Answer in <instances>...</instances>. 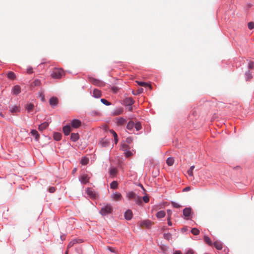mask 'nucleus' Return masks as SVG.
Listing matches in <instances>:
<instances>
[{
    "label": "nucleus",
    "mask_w": 254,
    "mask_h": 254,
    "mask_svg": "<svg viewBox=\"0 0 254 254\" xmlns=\"http://www.w3.org/2000/svg\"><path fill=\"white\" fill-rule=\"evenodd\" d=\"M127 197L129 200H133L138 205L142 203L141 197L138 196L133 191H129L127 193Z\"/></svg>",
    "instance_id": "f257e3e1"
},
{
    "label": "nucleus",
    "mask_w": 254,
    "mask_h": 254,
    "mask_svg": "<svg viewBox=\"0 0 254 254\" xmlns=\"http://www.w3.org/2000/svg\"><path fill=\"white\" fill-rule=\"evenodd\" d=\"M65 75L62 68H56L53 69L51 73V76L55 79H61Z\"/></svg>",
    "instance_id": "f03ea898"
},
{
    "label": "nucleus",
    "mask_w": 254,
    "mask_h": 254,
    "mask_svg": "<svg viewBox=\"0 0 254 254\" xmlns=\"http://www.w3.org/2000/svg\"><path fill=\"white\" fill-rule=\"evenodd\" d=\"M113 210L112 206L110 204H107L104 206L100 210V213L102 215H106L111 213Z\"/></svg>",
    "instance_id": "7ed1b4c3"
},
{
    "label": "nucleus",
    "mask_w": 254,
    "mask_h": 254,
    "mask_svg": "<svg viewBox=\"0 0 254 254\" xmlns=\"http://www.w3.org/2000/svg\"><path fill=\"white\" fill-rule=\"evenodd\" d=\"M89 177L88 175L85 173L81 174L79 178V181L83 184H86L89 182Z\"/></svg>",
    "instance_id": "20e7f679"
},
{
    "label": "nucleus",
    "mask_w": 254,
    "mask_h": 254,
    "mask_svg": "<svg viewBox=\"0 0 254 254\" xmlns=\"http://www.w3.org/2000/svg\"><path fill=\"white\" fill-rule=\"evenodd\" d=\"M81 122L77 119H74L71 121V125L73 128H77L81 126Z\"/></svg>",
    "instance_id": "39448f33"
},
{
    "label": "nucleus",
    "mask_w": 254,
    "mask_h": 254,
    "mask_svg": "<svg viewBox=\"0 0 254 254\" xmlns=\"http://www.w3.org/2000/svg\"><path fill=\"white\" fill-rule=\"evenodd\" d=\"M87 194L91 198H96L97 197L98 195L96 192L92 189L88 188L86 190Z\"/></svg>",
    "instance_id": "423d86ee"
},
{
    "label": "nucleus",
    "mask_w": 254,
    "mask_h": 254,
    "mask_svg": "<svg viewBox=\"0 0 254 254\" xmlns=\"http://www.w3.org/2000/svg\"><path fill=\"white\" fill-rule=\"evenodd\" d=\"M152 225V222L149 220H144L140 223V226L141 227L149 228Z\"/></svg>",
    "instance_id": "0eeeda50"
},
{
    "label": "nucleus",
    "mask_w": 254,
    "mask_h": 254,
    "mask_svg": "<svg viewBox=\"0 0 254 254\" xmlns=\"http://www.w3.org/2000/svg\"><path fill=\"white\" fill-rule=\"evenodd\" d=\"M50 105L52 107L57 106L59 104V100L57 97H53L49 101Z\"/></svg>",
    "instance_id": "6e6552de"
},
{
    "label": "nucleus",
    "mask_w": 254,
    "mask_h": 254,
    "mask_svg": "<svg viewBox=\"0 0 254 254\" xmlns=\"http://www.w3.org/2000/svg\"><path fill=\"white\" fill-rule=\"evenodd\" d=\"M89 80L91 83L95 85L100 86L103 84V83L101 81L93 77H89Z\"/></svg>",
    "instance_id": "1a4fd4ad"
},
{
    "label": "nucleus",
    "mask_w": 254,
    "mask_h": 254,
    "mask_svg": "<svg viewBox=\"0 0 254 254\" xmlns=\"http://www.w3.org/2000/svg\"><path fill=\"white\" fill-rule=\"evenodd\" d=\"M112 198L115 201H119L122 199V195L119 192L113 193L111 196Z\"/></svg>",
    "instance_id": "9d476101"
},
{
    "label": "nucleus",
    "mask_w": 254,
    "mask_h": 254,
    "mask_svg": "<svg viewBox=\"0 0 254 254\" xmlns=\"http://www.w3.org/2000/svg\"><path fill=\"white\" fill-rule=\"evenodd\" d=\"M134 102V101L132 98L128 97L126 98L124 100V103L126 106H131Z\"/></svg>",
    "instance_id": "9b49d317"
},
{
    "label": "nucleus",
    "mask_w": 254,
    "mask_h": 254,
    "mask_svg": "<svg viewBox=\"0 0 254 254\" xmlns=\"http://www.w3.org/2000/svg\"><path fill=\"white\" fill-rule=\"evenodd\" d=\"M71 131V127L69 125L63 127V131L65 135H68Z\"/></svg>",
    "instance_id": "f8f14e48"
},
{
    "label": "nucleus",
    "mask_w": 254,
    "mask_h": 254,
    "mask_svg": "<svg viewBox=\"0 0 254 254\" xmlns=\"http://www.w3.org/2000/svg\"><path fill=\"white\" fill-rule=\"evenodd\" d=\"M79 135L78 133H72L70 136V139L72 141L75 142L78 140Z\"/></svg>",
    "instance_id": "ddd939ff"
},
{
    "label": "nucleus",
    "mask_w": 254,
    "mask_h": 254,
    "mask_svg": "<svg viewBox=\"0 0 254 254\" xmlns=\"http://www.w3.org/2000/svg\"><path fill=\"white\" fill-rule=\"evenodd\" d=\"M116 123L118 126L124 125L126 122V120L123 118H116Z\"/></svg>",
    "instance_id": "4468645a"
},
{
    "label": "nucleus",
    "mask_w": 254,
    "mask_h": 254,
    "mask_svg": "<svg viewBox=\"0 0 254 254\" xmlns=\"http://www.w3.org/2000/svg\"><path fill=\"white\" fill-rule=\"evenodd\" d=\"M132 216V213L130 210H127L125 213V217L127 220H129L131 219Z\"/></svg>",
    "instance_id": "2eb2a0df"
},
{
    "label": "nucleus",
    "mask_w": 254,
    "mask_h": 254,
    "mask_svg": "<svg viewBox=\"0 0 254 254\" xmlns=\"http://www.w3.org/2000/svg\"><path fill=\"white\" fill-rule=\"evenodd\" d=\"M191 213V209L190 208H186L183 210V214L186 217L190 216Z\"/></svg>",
    "instance_id": "dca6fc26"
},
{
    "label": "nucleus",
    "mask_w": 254,
    "mask_h": 254,
    "mask_svg": "<svg viewBox=\"0 0 254 254\" xmlns=\"http://www.w3.org/2000/svg\"><path fill=\"white\" fill-rule=\"evenodd\" d=\"M21 92V88L19 85H15L13 87L12 89L13 94L14 95H18Z\"/></svg>",
    "instance_id": "f3484780"
},
{
    "label": "nucleus",
    "mask_w": 254,
    "mask_h": 254,
    "mask_svg": "<svg viewBox=\"0 0 254 254\" xmlns=\"http://www.w3.org/2000/svg\"><path fill=\"white\" fill-rule=\"evenodd\" d=\"M49 126V124L47 122H44L39 126L38 129L42 131L45 129Z\"/></svg>",
    "instance_id": "a211bd4d"
},
{
    "label": "nucleus",
    "mask_w": 254,
    "mask_h": 254,
    "mask_svg": "<svg viewBox=\"0 0 254 254\" xmlns=\"http://www.w3.org/2000/svg\"><path fill=\"white\" fill-rule=\"evenodd\" d=\"M32 135L35 137V139L36 141H38L40 137V135L36 130L32 129L31 131Z\"/></svg>",
    "instance_id": "6ab92c4d"
},
{
    "label": "nucleus",
    "mask_w": 254,
    "mask_h": 254,
    "mask_svg": "<svg viewBox=\"0 0 254 254\" xmlns=\"http://www.w3.org/2000/svg\"><path fill=\"white\" fill-rule=\"evenodd\" d=\"M20 111V108L18 106H13L10 108V112L12 113H15Z\"/></svg>",
    "instance_id": "aec40b11"
},
{
    "label": "nucleus",
    "mask_w": 254,
    "mask_h": 254,
    "mask_svg": "<svg viewBox=\"0 0 254 254\" xmlns=\"http://www.w3.org/2000/svg\"><path fill=\"white\" fill-rule=\"evenodd\" d=\"M123 113V109L122 108H118L114 111L113 114L114 116H118L122 114Z\"/></svg>",
    "instance_id": "412c9836"
},
{
    "label": "nucleus",
    "mask_w": 254,
    "mask_h": 254,
    "mask_svg": "<svg viewBox=\"0 0 254 254\" xmlns=\"http://www.w3.org/2000/svg\"><path fill=\"white\" fill-rule=\"evenodd\" d=\"M93 96L95 98H99L101 96V92L100 90L95 89L93 91Z\"/></svg>",
    "instance_id": "4be33fe9"
},
{
    "label": "nucleus",
    "mask_w": 254,
    "mask_h": 254,
    "mask_svg": "<svg viewBox=\"0 0 254 254\" xmlns=\"http://www.w3.org/2000/svg\"><path fill=\"white\" fill-rule=\"evenodd\" d=\"M214 246L218 250H221L222 249V244L220 242H215L214 243Z\"/></svg>",
    "instance_id": "5701e85b"
},
{
    "label": "nucleus",
    "mask_w": 254,
    "mask_h": 254,
    "mask_svg": "<svg viewBox=\"0 0 254 254\" xmlns=\"http://www.w3.org/2000/svg\"><path fill=\"white\" fill-rule=\"evenodd\" d=\"M7 77L11 80H14L16 78L15 73L12 71H9L7 74Z\"/></svg>",
    "instance_id": "b1692460"
},
{
    "label": "nucleus",
    "mask_w": 254,
    "mask_h": 254,
    "mask_svg": "<svg viewBox=\"0 0 254 254\" xmlns=\"http://www.w3.org/2000/svg\"><path fill=\"white\" fill-rule=\"evenodd\" d=\"M166 215L165 212L164 211H160L157 212L156 214V217L158 218H162L165 217Z\"/></svg>",
    "instance_id": "393cba45"
},
{
    "label": "nucleus",
    "mask_w": 254,
    "mask_h": 254,
    "mask_svg": "<svg viewBox=\"0 0 254 254\" xmlns=\"http://www.w3.org/2000/svg\"><path fill=\"white\" fill-rule=\"evenodd\" d=\"M25 108L28 112H30L33 110L34 108V105L31 103L26 104L25 105Z\"/></svg>",
    "instance_id": "a878e982"
},
{
    "label": "nucleus",
    "mask_w": 254,
    "mask_h": 254,
    "mask_svg": "<svg viewBox=\"0 0 254 254\" xmlns=\"http://www.w3.org/2000/svg\"><path fill=\"white\" fill-rule=\"evenodd\" d=\"M136 82L138 84V85H140L141 86L149 87L150 88H151V85L150 84H149L148 83H147L144 82H141V81H137Z\"/></svg>",
    "instance_id": "bb28decb"
},
{
    "label": "nucleus",
    "mask_w": 254,
    "mask_h": 254,
    "mask_svg": "<svg viewBox=\"0 0 254 254\" xmlns=\"http://www.w3.org/2000/svg\"><path fill=\"white\" fill-rule=\"evenodd\" d=\"M174 162V159L173 158L169 157L166 160V163L169 166H171L173 165Z\"/></svg>",
    "instance_id": "cd10ccee"
},
{
    "label": "nucleus",
    "mask_w": 254,
    "mask_h": 254,
    "mask_svg": "<svg viewBox=\"0 0 254 254\" xmlns=\"http://www.w3.org/2000/svg\"><path fill=\"white\" fill-rule=\"evenodd\" d=\"M110 132L113 135L115 143L117 144L118 141V135L116 132L113 129L110 130Z\"/></svg>",
    "instance_id": "c85d7f7f"
},
{
    "label": "nucleus",
    "mask_w": 254,
    "mask_h": 254,
    "mask_svg": "<svg viewBox=\"0 0 254 254\" xmlns=\"http://www.w3.org/2000/svg\"><path fill=\"white\" fill-rule=\"evenodd\" d=\"M117 173V170L115 168H111L109 170V173L111 176H115Z\"/></svg>",
    "instance_id": "c756f323"
},
{
    "label": "nucleus",
    "mask_w": 254,
    "mask_h": 254,
    "mask_svg": "<svg viewBox=\"0 0 254 254\" xmlns=\"http://www.w3.org/2000/svg\"><path fill=\"white\" fill-rule=\"evenodd\" d=\"M62 138V134L60 133L56 132L54 134V138L57 141L60 140Z\"/></svg>",
    "instance_id": "7c9ffc66"
},
{
    "label": "nucleus",
    "mask_w": 254,
    "mask_h": 254,
    "mask_svg": "<svg viewBox=\"0 0 254 254\" xmlns=\"http://www.w3.org/2000/svg\"><path fill=\"white\" fill-rule=\"evenodd\" d=\"M134 126V124L133 122L129 121L127 124V128L128 130H131L133 128Z\"/></svg>",
    "instance_id": "2f4dec72"
},
{
    "label": "nucleus",
    "mask_w": 254,
    "mask_h": 254,
    "mask_svg": "<svg viewBox=\"0 0 254 254\" xmlns=\"http://www.w3.org/2000/svg\"><path fill=\"white\" fill-rule=\"evenodd\" d=\"M118 186V183L117 181H113L110 184V187L111 189H117Z\"/></svg>",
    "instance_id": "473e14b6"
},
{
    "label": "nucleus",
    "mask_w": 254,
    "mask_h": 254,
    "mask_svg": "<svg viewBox=\"0 0 254 254\" xmlns=\"http://www.w3.org/2000/svg\"><path fill=\"white\" fill-rule=\"evenodd\" d=\"M88 162H89L88 158H87L86 157H83L81 160L80 163H81V164H82L83 165H85L88 164Z\"/></svg>",
    "instance_id": "72a5a7b5"
},
{
    "label": "nucleus",
    "mask_w": 254,
    "mask_h": 254,
    "mask_svg": "<svg viewBox=\"0 0 254 254\" xmlns=\"http://www.w3.org/2000/svg\"><path fill=\"white\" fill-rule=\"evenodd\" d=\"M121 148L124 151H127L129 149L128 145L126 143H122L121 145Z\"/></svg>",
    "instance_id": "f704fd0d"
},
{
    "label": "nucleus",
    "mask_w": 254,
    "mask_h": 254,
    "mask_svg": "<svg viewBox=\"0 0 254 254\" xmlns=\"http://www.w3.org/2000/svg\"><path fill=\"white\" fill-rule=\"evenodd\" d=\"M191 232L194 235H199L200 232L198 229L193 228L191 229Z\"/></svg>",
    "instance_id": "c9c22d12"
},
{
    "label": "nucleus",
    "mask_w": 254,
    "mask_h": 254,
    "mask_svg": "<svg viewBox=\"0 0 254 254\" xmlns=\"http://www.w3.org/2000/svg\"><path fill=\"white\" fill-rule=\"evenodd\" d=\"M204 240L206 244H208L210 246L212 245L211 241L208 236H205L204 237Z\"/></svg>",
    "instance_id": "e433bc0d"
},
{
    "label": "nucleus",
    "mask_w": 254,
    "mask_h": 254,
    "mask_svg": "<svg viewBox=\"0 0 254 254\" xmlns=\"http://www.w3.org/2000/svg\"><path fill=\"white\" fill-rule=\"evenodd\" d=\"M194 166H192L190 167V169L188 171V174L189 176H193V170L194 169Z\"/></svg>",
    "instance_id": "4c0bfd02"
},
{
    "label": "nucleus",
    "mask_w": 254,
    "mask_h": 254,
    "mask_svg": "<svg viewBox=\"0 0 254 254\" xmlns=\"http://www.w3.org/2000/svg\"><path fill=\"white\" fill-rule=\"evenodd\" d=\"M164 237L165 239L169 240L171 239L172 235L170 233H165L164 234Z\"/></svg>",
    "instance_id": "58836bf2"
},
{
    "label": "nucleus",
    "mask_w": 254,
    "mask_h": 254,
    "mask_svg": "<svg viewBox=\"0 0 254 254\" xmlns=\"http://www.w3.org/2000/svg\"><path fill=\"white\" fill-rule=\"evenodd\" d=\"M101 102L105 104V105H107V106H109L111 104V103L110 102H109V101H108L107 100L105 99H101Z\"/></svg>",
    "instance_id": "ea45409f"
},
{
    "label": "nucleus",
    "mask_w": 254,
    "mask_h": 254,
    "mask_svg": "<svg viewBox=\"0 0 254 254\" xmlns=\"http://www.w3.org/2000/svg\"><path fill=\"white\" fill-rule=\"evenodd\" d=\"M125 151L124 153L125 156L127 157H129L132 155V153L128 150H127V151Z\"/></svg>",
    "instance_id": "a19ab883"
},
{
    "label": "nucleus",
    "mask_w": 254,
    "mask_h": 254,
    "mask_svg": "<svg viewBox=\"0 0 254 254\" xmlns=\"http://www.w3.org/2000/svg\"><path fill=\"white\" fill-rule=\"evenodd\" d=\"M134 127L136 128V130H139L141 128V126L140 123L138 122L136 123Z\"/></svg>",
    "instance_id": "79ce46f5"
},
{
    "label": "nucleus",
    "mask_w": 254,
    "mask_h": 254,
    "mask_svg": "<svg viewBox=\"0 0 254 254\" xmlns=\"http://www.w3.org/2000/svg\"><path fill=\"white\" fill-rule=\"evenodd\" d=\"M107 249L108 250H109L110 252H111L112 253H116V254L117 253V250H116V249H115L114 248L111 247H108Z\"/></svg>",
    "instance_id": "37998d69"
},
{
    "label": "nucleus",
    "mask_w": 254,
    "mask_h": 254,
    "mask_svg": "<svg viewBox=\"0 0 254 254\" xmlns=\"http://www.w3.org/2000/svg\"><path fill=\"white\" fill-rule=\"evenodd\" d=\"M248 28L249 29L252 30L254 28V22H250L248 24Z\"/></svg>",
    "instance_id": "c03bdc74"
},
{
    "label": "nucleus",
    "mask_w": 254,
    "mask_h": 254,
    "mask_svg": "<svg viewBox=\"0 0 254 254\" xmlns=\"http://www.w3.org/2000/svg\"><path fill=\"white\" fill-rule=\"evenodd\" d=\"M71 241L74 244V245L76 243H81L83 242L81 239H74Z\"/></svg>",
    "instance_id": "a18cd8bd"
},
{
    "label": "nucleus",
    "mask_w": 254,
    "mask_h": 254,
    "mask_svg": "<svg viewBox=\"0 0 254 254\" xmlns=\"http://www.w3.org/2000/svg\"><path fill=\"white\" fill-rule=\"evenodd\" d=\"M33 83L34 85V86H38L40 85L41 82L39 80L37 79V80H35Z\"/></svg>",
    "instance_id": "49530a36"
},
{
    "label": "nucleus",
    "mask_w": 254,
    "mask_h": 254,
    "mask_svg": "<svg viewBox=\"0 0 254 254\" xmlns=\"http://www.w3.org/2000/svg\"><path fill=\"white\" fill-rule=\"evenodd\" d=\"M246 75L247 79H250L252 78V75L249 71L246 73Z\"/></svg>",
    "instance_id": "de8ad7c7"
},
{
    "label": "nucleus",
    "mask_w": 254,
    "mask_h": 254,
    "mask_svg": "<svg viewBox=\"0 0 254 254\" xmlns=\"http://www.w3.org/2000/svg\"><path fill=\"white\" fill-rule=\"evenodd\" d=\"M171 203H172V205H173V206L175 208H180L181 206L180 204H179L175 202H172Z\"/></svg>",
    "instance_id": "09e8293b"
},
{
    "label": "nucleus",
    "mask_w": 254,
    "mask_h": 254,
    "mask_svg": "<svg viewBox=\"0 0 254 254\" xmlns=\"http://www.w3.org/2000/svg\"><path fill=\"white\" fill-rule=\"evenodd\" d=\"M142 199L143 200V201L145 202V203H147L149 202V197L147 196H144L143 197H142Z\"/></svg>",
    "instance_id": "8fccbe9b"
},
{
    "label": "nucleus",
    "mask_w": 254,
    "mask_h": 254,
    "mask_svg": "<svg viewBox=\"0 0 254 254\" xmlns=\"http://www.w3.org/2000/svg\"><path fill=\"white\" fill-rule=\"evenodd\" d=\"M56 189L55 187H51L49 189V191L51 193H53L55 191Z\"/></svg>",
    "instance_id": "3c124183"
},
{
    "label": "nucleus",
    "mask_w": 254,
    "mask_h": 254,
    "mask_svg": "<svg viewBox=\"0 0 254 254\" xmlns=\"http://www.w3.org/2000/svg\"><path fill=\"white\" fill-rule=\"evenodd\" d=\"M33 68L31 67H29L27 68V72L29 74H31L32 73H33Z\"/></svg>",
    "instance_id": "603ef678"
},
{
    "label": "nucleus",
    "mask_w": 254,
    "mask_h": 254,
    "mask_svg": "<svg viewBox=\"0 0 254 254\" xmlns=\"http://www.w3.org/2000/svg\"><path fill=\"white\" fill-rule=\"evenodd\" d=\"M249 68H254V63L252 62H251L249 63Z\"/></svg>",
    "instance_id": "864d4df0"
},
{
    "label": "nucleus",
    "mask_w": 254,
    "mask_h": 254,
    "mask_svg": "<svg viewBox=\"0 0 254 254\" xmlns=\"http://www.w3.org/2000/svg\"><path fill=\"white\" fill-rule=\"evenodd\" d=\"M112 91L114 92V93H117L118 90H119V88L117 87H113L112 88Z\"/></svg>",
    "instance_id": "5fc2aeb1"
},
{
    "label": "nucleus",
    "mask_w": 254,
    "mask_h": 254,
    "mask_svg": "<svg viewBox=\"0 0 254 254\" xmlns=\"http://www.w3.org/2000/svg\"><path fill=\"white\" fill-rule=\"evenodd\" d=\"M167 214H168V218H171V215H172V211L170 210H167Z\"/></svg>",
    "instance_id": "6e6d98bb"
},
{
    "label": "nucleus",
    "mask_w": 254,
    "mask_h": 254,
    "mask_svg": "<svg viewBox=\"0 0 254 254\" xmlns=\"http://www.w3.org/2000/svg\"><path fill=\"white\" fill-rule=\"evenodd\" d=\"M186 254H194V252L192 250H189L186 253Z\"/></svg>",
    "instance_id": "4d7b16f0"
},
{
    "label": "nucleus",
    "mask_w": 254,
    "mask_h": 254,
    "mask_svg": "<svg viewBox=\"0 0 254 254\" xmlns=\"http://www.w3.org/2000/svg\"><path fill=\"white\" fill-rule=\"evenodd\" d=\"M190 190V187H187L184 188L183 190V191H187Z\"/></svg>",
    "instance_id": "13d9d810"
},
{
    "label": "nucleus",
    "mask_w": 254,
    "mask_h": 254,
    "mask_svg": "<svg viewBox=\"0 0 254 254\" xmlns=\"http://www.w3.org/2000/svg\"><path fill=\"white\" fill-rule=\"evenodd\" d=\"M74 245V244L72 242V241L70 242L68 245L67 249H69L72 247Z\"/></svg>",
    "instance_id": "bf43d9fd"
},
{
    "label": "nucleus",
    "mask_w": 254,
    "mask_h": 254,
    "mask_svg": "<svg viewBox=\"0 0 254 254\" xmlns=\"http://www.w3.org/2000/svg\"><path fill=\"white\" fill-rule=\"evenodd\" d=\"M171 218L170 217L167 218L168 224L169 226H172V222L171 221Z\"/></svg>",
    "instance_id": "052dcab7"
},
{
    "label": "nucleus",
    "mask_w": 254,
    "mask_h": 254,
    "mask_svg": "<svg viewBox=\"0 0 254 254\" xmlns=\"http://www.w3.org/2000/svg\"><path fill=\"white\" fill-rule=\"evenodd\" d=\"M77 171V168H74L72 170V173L74 174Z\"/></svg>",
    "instance_id": "680f3d73"
},
{
    "label": "nucleus",
    "mask_w": 254,
    "mask_h": 254,
    "mask_svg": "<svg viewBox=\"0 0 254 254\" xmlns=\"http://www.w3.org/2000/svg\"><path fill=\"white\" fill-rule=\"evenodd\" d=\"M175 254H182V253L180 251H176Z\"/></svg>",
    "instance_id": "e2e57ef3"
},
{
    "label": "nucleus",
    "mask_w": 254,
    "mask_h": 254,
    "mask_svg": "<svg viewBox=\"0 0 254 254\" xmlns=\"http://www.w3.org/2000/svg\"><path fill=\"white\" fill-rule=\"evenodd\" d=\"M143 89L141 88L140 90H138V93H140L142 92Z\"/></svg>",
    "instance_id": "0e129e2a"
},
{
    "label": "nucleus",
    "mask_w": 254,
    "mask_h": 254,
    "mask_svg": "<svg viewBox=\"0 0 254 254\" xmlns=\"http://www.w3.org/2000/svg\"><path fill=\"white\" fill-rule=\"evenodd\" d=\"M128 110H129V111H132V107H129V109H128Z\"/></svg>",
    "instance_id": "69168bd1"
},
{
    "label": "nucleus",
    "mask_w": 254,
    "mask_h": 254,
    "mask_svg": "<svg viewBox=\"0 0 254 254\" xmlns=\"http://www.w3.org/2000/svg\"><path fill=\"white\" fill-rule=\"evenodd\" d=\"M127 142L129 143L130 142L129 138H127Z\"/></svg>",
    "instance_id": "338daca9"
},
{
    "label": "nucleus",
    "mask_w": 254,
    "mask_h": 254,
    "mask_svg": "<svg viewBox=\"0 0 254 254\" xmlns=\"http://www.w3.org/2000/svg\"><path fill=\"white\" fill-rule=\"evenodd\" d=\"M44 100H45L44 97V96H42V101H44Z\"/></svg>",
    "instance_id": "774afa93"
}]
</instances>
